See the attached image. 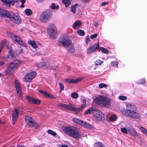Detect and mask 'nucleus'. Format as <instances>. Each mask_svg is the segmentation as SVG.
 <instances>
[{"label": "nucleus", "mask_w": 147, "mask_h": 147, "mask_svg": "<svg viewBox=\"0 0 147 147\" xmlns=\"http://www.w3.org/2000/svg\"><path fill=\"white\" fill-rule=\"evenodd\" d=\"M95 147H106L101 142H96L94 144Z\"/></svg>", "instance_id": "7c9ffc66"}, {"label": "nucleus", "mask_w": 147, "mask_h": 147, "mask_svg": "<svg viewBox=\"0 0 147 147\" xmlns=\"http://www.w3.org/2000/svg\"><path fill=\"white\" fill-rule=\"evenodd\" d=\"M40 103V101L38 99H36L34 98L33 99L32 103L34 104H38Z\"/></svg>", "instance_id": "4c0bfd02"}, {"label": "nucleus", "mask_w": 147, "mask_h": 147, "mask_svg": "<svg viewBox=\"0 0 147 147\" xmlns=\"http://www.w3.org/2000/svg\"><path fill=\"white\" fill-rule=\"evenodd\" d=\"M4 63H5L4 62H3V61L0 62V66L3 65Z\"/></svg>", "instance_id": "052dcab7"}, {"label": "nucleus", "mask_w": 147, "mask_h": 147, "mask_svg": "<svg viewBox=\"0 0 147 147\" xmlns=\"http://www.w3.org/2000/svg\"><path fill=\"white\" fill-rule=\"evenodd\" d=\"M118 63L116 61L112 62L111 63V64L112 66L114 67H117L118 65Z\"/></svg>", "instance_id": "de8ad7c7"}, {"label": "nucleus", "mask_w": 147, "mask_h": 147, "mask_svg": "<svg viewBox=\"0 0 147 147\" xmlns=\"http://www.w3.org/2000/svg\"><path fill=\"white\" fill-rule=\"evenodd\" d=\"M64 131L69 136L75 139L80 138L81 134L80 131L75 127L72 126H63L62 127Z\"/></svg>", "instance_id": "f03ea898"}, {"label": "nucleus", "mask_w": 147, "mask_h": 147, "mask_svg": "<svg viewBox=\"0 0 147 147\" xmlns=\"http://www.w3.org/2000/svg\"><path fill=\"white\" fill-rule=\"evenodd\" d=\"M124 114L126 116L130 118L138 119L140 117V115L134 111H128Z\"/></svg>", "instance_id": "9d476101"}, {"label": "nucleus", "mask_w": 147, "mask_h": 147, "mask_svg": "<svg viewBox=\"0 0 147 147\" xmlns=\"http://www.w3.org/2000/svg\"><path fill=\"white\" fill-rule=\"evenodd\" d=\"M21 63L20 60L16 59L11 63L9 66L15 70L16 69Z\"/></svg>", "instance_id": "dca6fc26"}, {"label": "nucleus", "mask_w": 147, "mask_h": 147, "mask_svg": "<svg viewBox=\"0 0 147 147\" xmlns=\"http://www.w3.org/2000/svg\"><path fill=\"white\" fill-rule=\"evenodd\" d=\"M9 19L13 23L19 24L22 23V19L20 17L15 13H11Z\"/></svg>", "instance_id": "423d86ee"}, {"label": "nucleus", "mask_w": 147, "mask_h": 147, "mask_svg": "<svg viewBox=\"0 0 147 147\" xmlns=\"http://www.w3.org/2000/svg\"><path fill=\"white\" fill-rule=\"evenodd\" d=\"M37 1L38 3H42L45 1V0H36Z\"/></svg>", "instance_id": "bf43d9fd"}, {"label": "nucleus", "mask_w": 147, "mask_h": 147, "mask_svg": "<svg viewBox=\"0 0 147 147\" xmlns=\"http://www.w3.org/2000/svg\"><path fill=\"white\" fill-rule=\"evenodd\" d=\"M11 13H9V12L5 10H3V14L1 16L7 17L9 19L11 14Z\"/></svg>", "instance_id": "5701e85b"}, {"label": "nucleus", "mask_w": 147, "mask_h": 147, "mask_svg": "<svg viewBox=\"0 0 147 147\" xmlns=\"http://www.w3.org/2000/svg\"><path fill=\"white\" fill-rule=\"evenodd\" d=\"M19 114V111L16 109H15L12 113V123L15 124L17 121Z\"/></svg>", "instance_id": "4468645a"}, {"label": "nucleus", "mask_w": 147, "mask_h": 147, "mask_svg": "<svg viewBox=\"0 0 147 147\" xmlns=\"http://www.w3.org/2000/svg\"><path fill=\"white\" fill-rule=\"evenodd\" d=\"M117 119L116 116L115 115H112L110 117L109 120L111 121H114Z\"/></svg>", "instance_id": "473e14b6"}, {"label": "nucleus", "mask_w": 147, "mask_h": 147, "mask_svg": "<svg viewBox=\"0 0 147 147\" xmlns=\"http://www.w3.org/2000/svg\"><path fill=\"white\" fill-rule=\"evenodd\" d=\"M25 120L28 125L36 128L35 126H36V123L31 117L29 116H27L25 117Z\"/></svg>", "instance_id": "9b49d317"}, {"label": "nucleus", "mask_w": 147, "mask_h": 147, "mask_svg": "<svg viewBox=\"0 0 147 147\" xmlns=\"http://www.w3.org/2000/svg\"><path fill=\"white\" fill-rule=\"evenodd\" d=\"M17 147H26L24 146L18 145L17 146Z\"/></svg>", "instance_id": "0e129e2a"}, {"label": "nucleus", "mask_w": 147, "mask_h": 147, "mask_svg": "<svg viewBox=\"0 0 147 147\" xmlns=\"http://www.w3.org/2000/svg\"><path fill=\"white\" fill-rule=\"evenodd\" d=\"M15 70L12 68L11 67L9 66V67L7 68L6 71V74L8 75H10L13 73L15 71Z\"/></svg>", "instance_id": "4be33fe9"}, {"label": "nucleus", "mask_w": 147, "mask_h": 147, "mask_svg": "<svg viewBox=\"0 0 147 147\" xmlns=\"http://www.w3.org/2000/svg\"><path fill=\"white\" fill-rule=\"evenodd\" d=\"M93 113L94 116L97 120L100 121H102L105 120V117L103 114L97 109Z\"/></svg>", "instance_id": "0eeeda50"}, {"label": "nucleus", "mask_w": 147, "mask_h": 147, "mask_svg": "<svg viewBox=\"0 0 147 147\" xmlns=\"http://www.w3.org/2000/svg\"><path fill=\"white\" fill-rule=\"evenodd\" d=\"M98 36V34L97 33L92 35L90 36V37L91 39H93L94 38H95L97 37Z\"/></svg>", "instance_id": "603ef678"}, {"label": "nucleus", "mask_w": 147, "mask_h": 147, "mask_svg": "<svg viewBox=\"0 0 147 147\" xmlns=\"http://www.w3.org/2000/svg\"><path fill=\"white\" fill-rule=\"evenodd\" d=\"M46 63L43 62H40L36 64V66L38 68H40L42 67H44L46 66Z\"/></svg>", "instance_id": "a878e982"}, {"label": "nucleus", "mask_w": 147, "mask_h": 147, "mask_svg": "<svg viewBox=\"0 0 147 147\" xmlns=\"http://www.w3.org/2000/svg\"><path fill=\"white\" fill-rule=\"evenodd\" d=\"M26 99L29 102L32 103V102L34 98L30 97L28 96H27L26 97Z\"/></svg>", "instance_id": "37998d69"}, {"label": "nucleus", "mask_w": 147, "mask_h": 147, "mask_svg": "<svg viewBox=\"0 0 147 147\" xmlns=\"http://www.w3.org/2000/svg\"><path fill=\"white\" fill-rule=\"evenodd\" d=\"M24 11L26 14L28 16L31 15L32 13V11L30 9H26Z\"/></svg>", "instance_id": "72a5a7b5"}, {"label": "nucleus", "mask_w": 147, "mask_h": 147, "mask_svg": "<svg viewBox=\"0 0 147 147\" xmlns=\"http://www.w3.org/2000/svg\"><path fill=\"white\" fill-rule=\"evenodd\" d=\"M100 49L102 51V52L104 53L107 54H108L109 53V52L108 51V50L106 48L102 47H100Z\"/></svg>", "instance_id": "f704fd0d"}, {"label": "nucleus", "mask_w": 147, "mask_h": 147, "mask_svg": "<svg viewBox=\"0 0 147 147\" xmlns=\"http://www.w3.org/2000/svg\"><path fill=\"white\" fill-rule=\"evenodd\" d=\"M98 26V22H96L94 23V26L95 27H97Z\"/></svg>", "instance_id": "680f3d73"}, {"label": "nucleus", "mask_w": 147, "mask_h": 147, "mask_svg": "<svg viewBox=\"0 0 147 147\" xmlns=\"http://www.w3.org/2000/svg\"><path fill=\"white\" fill-rule=\"evenodd\" d=\"M63 3L65 5L66 7H67L71 3V1L69 0H63Z\"/></svg>", "instance_id": "2f4dec72"}, {"label": "nucleus", "mask_w": 147, "mask_h": 147, "mask_svg": "<svg viewBox=\"0 0 147 147\" xmlns=\"http://www.w3.org/2000/svg\"><path fill=\"white\" fill-rule=\"evenodd\" d=\"M61 147H68V146L67 145H63Z\"/></svg>", "instance_id": "69168bd1"}, {"label": "nucleus", "mask_w": 147, "mask_h": 147, "mask_svg": "<svg viewBox=\"0 0 147 147\" xmlns=\"http://www.w3.org/2000/svg\"><path fill=\"white\" fill-rule=\"evenodd\" d=\"M102 104L107 108H109L111 104V101L109 98L104 97Z\"/></svg>", "instance_id": "6ab92c4d"}, {"label": "nucleus", "mask_w": 147, "mask_h": 147, "mask_svg": "<svg viewBox=\"0 0 147 147\" xmlns=\"http://www.w3.org/2000/svg\"><path fill=\"white\" fill-rule=\"evenodd\" d=\"M47 30L51 37L53 38H55L57 35L55 26L53 24H50L48 27Z\"/></svg>", "instance_id": "39448f33"}, {"label": "nucleus", "mask_w": 147, "mask_h": 147, "mask_svg": "<svg viewBox=\"0 0 147 147\" xmlns=\"http://www.w3.org/2000/svg\"><path fill=\"white\" fill-rule=\"evenodd\" d=\"M104 97L101 96H98L94 99V101L98 105L102 104Z\"/></svg>", "instance_id": "f3484780"}, {"label": "nucleus", "mask_w": 147, "mask_h": 147, "mask_svg": "<svg viewBox=\"0 0 147 147\" xmlns=\"http://www.w3.org/2000/svg\"><path fill=\"white\" fill-rule=\"evenodd\" d=\"M26 1V0H21V2L22 4H24Z\"/></svg>", "instance_id": "e2e57ef3"}, {"label": "nucleus", "mask_w": 147, "mask_h": 147, "mask_svg": "<svg viewBox=\"0 0 147 147\" xmlns=\"http://www.w3.org/2000/svg\"><path fill=\"white\" fill-rule=\"evenodd\" d=\"M39 92L43 94L45 96L46 94H47V92L46 91H44L42 90H39Z\"/></svg>", "instance_id": "864d4df0"}, {"label": "nucleus", "mask_w": 147, "mask_h": 147, "mask_svg": "<svg viewBox=\"0 0 147 147\" xmlns=\"http://www.w3.org/2000/svg\"><path fill=\"white\" fill-rule=\"evenodd\" d=\"M59 86L60 88V92H61L63 90L64 88V86L63 84L61 82L59 84Z\"/></svg>", "instance_id": "8fccbe9b"}, {"label": "nucleus", "mask_w": 147, "mask_h": 147, "mask_svg": "<svg viewBox=\"0 0 147 147\" xmlns=\"http://www.w3.org/2000/svg\"><path fill=\"white\" fill-rule=\"evenodd\" d=\"M99 45L98 43L94 45L87 49V53L88 54H90L92 53L95 50L99 48Z\"/></svg>", "instance_id": "2eb2a0df"}, {"label": "nucleus", "mask_w": 147, "mask_h": 147, "mask_svg": "<svg viewBox=\"0 0 147 147\" xmlns=\"http://www.w3.org/2000/svg\"><path fill=\"white\" fill-rule=\"evenodd\" d=\"M90 40L89 38L88 37L86 39V44H88L90 42Z\"/></svg>", "instance_id": "4d7b16f0"}, {"label": "nucleus", "mask_w": 147, "mask_h": 147, "mask_svg": "<svg viewBox=\"0 0 147 147\" xmlns=\"http://www.w3.org/2000/svg\"><path fill=\"white\" fill-rule=\"evenodd\" d=\"M15 85L18 96L20 99H22V88L18 81L16 80H15Z\"/></svg>", "instance_id": "f8f14e48"}, {"label": "nucleus", "mask_w": 147, "mask_h": 147, "mask_svg": "<svg viewBox=\"0 0 147 147\" xmlns=\"http://www.w3.org/2000/svg\"><path fill=\"white\" fill-rule=\"evenodd\" d=\"M7 36L11 38L14 41L17 42L18 44L24 47L26 46V44L23 42L22 39L15 34L10 32H8L7 33Z\"/></svg>", "instance_id": "20e7f679"}, {"label": "nucleus", "mask_w": 147, "mask_h": 147, "mask_svg": "<svg viewBox=\"0 0 147 147\" xmlns=\"http://www.w3.org/2000/svg\"><path fill=\"white\" fill-rule=\"evenodd\" d=\"M128 131L130 134L134 137H137L138 136L137 132L134 130V128L131 127H128Z\"/></svg>", "instance_id": "412c9836"}, {"label": "nucleus", "mask_w": 147, "mask_h": 147, "mask_svg": "<svg viewBox=\"0 0 147 147\" xmlns=\"http://www.w3.org/2000/svg\"><path fill=\"white\" fill-rule=\"evenodd\" d=\"M2 123V122L1 121V120L0 119V124Z\"/></svg>", "instance_id": "774afa93"}, {"label": "nucleus", "mask_w": 147, "mask_h": 147, "mask_svg": "<svg viewBox=\"0 0 147 147\" xmlns=\"http://www.w3.org/2000/svg\"><path fill=\"white\" fill-rule=\"evenodd\" d=\"M81 108H76L74 105L70 103L69 104H67L66 109L71 111H80L81 110Z\"/></svg>", "instance_id": "ddd939ff"}, {"label": "nucleus", "mask_w": 147, "mask_h": 147, "mask_svg": "<svg viewBox=\"0 0 147 147\" xmlns=\"http://www.w3.org/2000/svg\"><path fill=\"white\" fill-rule=\"evenodd\" d=\"M78 5V4L76 3L72 5L71 8V11L74 13H75L76 8Z\"/></svg>", "instance_id": "cd10ccee"}, {"label": "nucleus", "mask_w": 147, "mask_h": 147, "mask_svg": "<svg viewBox=\"0 0 147 147\" xmlns=\"http://www.w3.org/2000/svg\"><path fill=\"white\" fill-rule=\"evenodd\" d=\"M47 132L49 134H51L54 136H55L56 135V134L55 132L49 129L48 130Z\"/></svg>", "instance_id": "a19ab883"}, {"label": "nucleus", "mask_w": 147, "mask_h": 147, "mask_svg": "<svg viewBox=\"0 0 147 147\" xmlns=\"http://www.w3.org/2000/svg\"><path fill=\"white\" fill-rule=\"evenodd\" d=\"M53 13L51 10L45 9L41 14L40 20L41 22L46 23L51 19Z\"/></svg>", "instance_id": "7ed1b4c3"}, {"label": "nucleus", "mask_w": 147, "mask_h": 147, "mask_svg": "<svg viewBox=\"0 0 147 147\" xmlns=\"http://www.w3.org/2000/svg\"><path fill=\"white\" fill-rule=\"evenodd\" d=\"M141 131L147 136V130L143 127L140 128Z\"/></svg>", "instance_id": "58836bf2"}, {"label": "nucleus", "mask_w": 147, "mask_h": 147, "mask_svg": "<svg viewBox=\"0 0 147 147\" xmlns=\"http://www.w3.org/2000/svg\"><path fill=\"white\" fill-rule=\"evenodd\" d=\"M45 96L48 98H52L53 99H55L56 97L50 94L47 92V94L45 95Z\"/></svg>", "instance_id": "e433bc0d"}, {"label": "nucleus", "mask_w": 147, "mask_h": 147, "mask_svg": "<svg viewBox=\"0 0 147 147\" xmlns=\"http://www.w3.org/2000/svg\"><path fill=\"white\" fill-rule=\"evenodd\" d=\"M121 131L125 134H127L128 133V130H127V128L125 127L122 128L121 129Z\"/></svg>", "instance_id": "79ce46f5"}, {"label": "nucleus", "mask_w": 147, "mask_h": 147, "mask_svg": "<svg viewBox=\"0 0 147 147\" xmlns=\"http://www.w3.org/2000/svg\"><path fill=\"white\" fill-rule=\"evenodd\" d=\"M96 108L94 107H91L88 109L84 113V114L85 115H88L91 112L94 111H96Z\"/></svg>", "instance_id": "393cba45"}, {"label": "nucleus", "mask_w": 147, "mask_h": 147, "mask_svg": "<svg viewBox=\"0 0 147 147\" xmlns=\"http://www.w3.org/2000/svg\"><path fill=\"white\" fill-rule=\"evenodd\" d=\"M119 98V99L123 101L125 100L127 98V97L124 96H120Z\"/></svg>", "instance_id": "49530a36"}, {"label": "nucleus", "mask_w": 147, "mask_h": 147, "mask_svg": "<svg viewBox=\"0 0 147 147\" xmlns=\"http://www.w3.org/2000/svg\"><path fill=\"white\" fill-rule=\"evenodd\" d=\"M83 105L80 108H82L81 109V110L84 108L85 107V106H86V100L85 99H83Z\"/></svg>", "instance_id": "3c124183"}, {"label": "nucleus", "mask_w": 147, "mask_h": 147, "mask_svg": "<svg viewBox=\"0 0 147 147\" xmlns=\"http://www.w3.org/2000/svg\"><path fill=\"white\" fill-rule=\"evenodd\" d=\"M21 7H24V4H22L21 5Z\"/></svg>", "instance_id": "338daca9"}, {"label": "nucleus", "mask_w": 147, "mask_h": 147, "mask_svg": "<svg viewBox=\"0 0 147 147\" xmlns=\"http://www.w3.org/2000/svg\"><path fill=\"white\" fill-rule=\"evenodd\" d=\"M36 74V73L35 71L31 72L28 74L24 76L23 82H30L35 77Z\"/></svg>", "instance_id": "1a4fd4ad"}, {"label": "nucleus", "mask_w": 147, "mask_h": 147, "mask_svg": "<svg viewBox=\"0 0 147 147\" xmlns=\"http://www.w3.org/2000/svg\"><path fill=\"white\" fill-rule=\"evenodd\" d=\"M108 2H103L101 3V5L102 6H104L105 5H107Z\"/></svg>", "instance_id": "5fc2aeb1"}, {"label": "nucleus", "mask_w": 147, "mask_h": 147, "mask_svg": "<svg viewBox=\"0 0 147 147\" xmlns=\"http://www.w3.org/2000/svg\"><path fill=\"white\" fill-rule=\"evenodd\" d=\"M58 106L62 108H64L65 109H66L67 104L59 103Z\"/></svg>", "instance_id": "a18cd8bd"}, {"label": "nucleus", "mask_w": 147, "mask_h": 147, "mask_svg": "<svg viewBox=\"0 0 147 147\" xmlns=\"http://www.w3.org/2000/svg\"><path fill=\"white\" fill-rule=\"evenodd\" d=\"M3 9H0V16H1L3 14Z\"/></svg>", "instance_id": "13d9d810"}, {"label": "nucleus", "mask_w": 147, "mask_h": 147, "mask_svg": "<svg viewBox=\"0 0 147 147\" xmlns=\"http://www.w3.org/2000/svg\"><path fill=\"white\" fill-rule=\"evenodd\" d=\"M91 0H81L82 2L83 3L88 2L90 1Z\"/></svg>", "instance_id": "6e6d98bb"}, {"label": "nucleus", "mask_w": 147, "mask_h": 147, "mask_svg": "<svg viewBox=\"0 0 147 147\" xmlns=\"http://www.w3.org/2000/svg\"><path fill=\"white\" fill-rule=\"evenodd\" d=\"M77 32L80 35L83 36L84 35L85 33L84 31L81 30H79L77 31Z\"/></svg>", "instance_id": "c9c22d12"}, {"label": "nucleus", "mask_w": 147, "mask_h": 147, "mask_svg": "<svg viewBox=\"0 0 147 147\" xmlns=\"http://www.w3.org/2000/svg\"><path fill=\"white\" fill-rule=\"evenodd\" d=\"M58 45L63 46L70 53H73L75 51V49L71 41L66 35H62L58 41Z\"/></svg>", "instance_id": "f257e3e1"}, {"label": "nucleus", "mask_w": 147, "mask_h": 147, "mask_svg": "<svg viewBox=\"0 0 147 147\" xmlns=\"http://www.w3.org/2000/svg\"><path fill=\"white\" fill-rule=\"evenodd\" d=\"M72 121L74 122L83 126V127L87 128L89 129H91L92 128V126L88 123L84 122L78 119L74 118L72 119Z\"/></svg>", "instance_id": "6e6552de"}, {"label": "nucleus", "mask_w": 147, "mask_h": 147, "mask_svg": "<svg viewBox=\"0 0 147 147\" xmlns=\"http://www.w3.org/2000/svg\"><path fill=\"white\" fill-rule=\"evenodd\" d=\"M82 24V22L80 20L75 22L73 24V27L74 29H76L77 27L80 26Z\"/></svg>", "instance_id": "b1692460"}, {"label": "nucleus", "mask_w": 147, "mask_h": 147, "mask_svg": "<svg viewBox=\"0 0 147 147\" xmlns=\"http://www.w3.org/2000/svg\"><path fill=\"white\" fill-rule=\"evenodd\" d=\"M82 80V78H78L76 80H74L73 79H65L64 81L65 82H68L70 83H76Z\"/></svg>", "instance_id": "aec40b11"}, {"label": "nucleus", "mask_w": 147, "mask_h": 147, "mask_svg": "<svg viewBox=\"0 0 147 147\" xmlns=\"http://www.w3.org/2000/svg\"><path fill=\"white\" fill-rule=\"evenodd\" d=\"M59 5H56L55 3H52L50 6V8L52 9H57L59 8Z\"/></svg>", "instance_id": "c756f323"}, {"label": "nucleus", "mask_w": 147, "mask_h": 147, "mask_svg": "<svg viewBox=\"0 0 147 147\" xmlns=\"http://www.w3.org/2000/svg\"><path fill=\"white\" fill-rule=\"evenodd\" d=\"M28 43L29 45H31L34 48H37L36 43L34 40H29L28 41Z\"/></svg>", "instance_id": "bb28decb"}, {"label": "nucleus", "mask_w": 147, "mask_h": 147, "mask_svg": "<svg viewBox=\"0 0 147 147\" xmlns=\"http://www.w3.org/2000/svg\"><path fill=\"white\" fill-rule=\"evenodd\" d=\"M1 1L5 5H9V7H10V5L11 4L12 1L9 0H1Z\"/></svg>", "instance_id": "c85d7f7f"}, {"label": "nucleus", "mask_w": 147, "mask_h": 147, "mask_svg": "<svg viewBox=\"0 0 147 147\" xmlns=\"http://www.w3.org/2000/svg\"><path fill=\"white\" fill-rule=\"evenodd\" d=\"M99 87L100 88H102L103 87H107V85L104 83H100L99 84Z\"/></svg>", "instance_id": "09e8293b"}, {"label": "nucleus", "mask_w": 147, "mask_h": 147, "mask_svg": "<svg viewBox=\"0 0 147 147\" xmlns=\"http://www.w3.org/2000/svg\"><path fill=\"white\" fill-rule=\"evenodd\" d=\"M127 109L124 111V114L126 113L128 111H134L136 110V107L135 106L130 104V103H128L126 105Z\"/></svg>", "instance_id": "a211bd4d"}, {"label": "nucleus", "mask_w": 147, "mask_h": 147, "mask_svg": "<svg viewBox=\"0 0 147 147\" xmlns=\"http://www.w3.org/2000/svg\"><path fill=\"white\" fill-rule=\"evenodd\" d=\"M71 97L74 98H77L78 97V94L76 92H73L71 94Z\"/></svg>", "instance_id": "ea45409f"}, {"label": "nucleus", "mask_w": 147, "mask_h": 147, "mask_svg": "<svg viewBox=\"0 0 147 147\" xmlns=\"http://www.w3.org/2000/svg\"><path fill=\"white\" fill-rule=\"evenodd\" d=\"M102 63V61L99 59L97 60L95 62L96 65H100Z\"/></svg>", "instance_id": "c03bdc74"}]
</instances>
